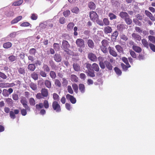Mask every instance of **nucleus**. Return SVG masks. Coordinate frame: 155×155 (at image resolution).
Listing matches in <instances>:
<instances>
[{
	"label": "nucleus",
	"mask_w": 155,
	"mask_h": 155,
	"mask_svg": "<svg viewBox=\"0 0 155 155\" xmlns=\"http://www.w3.org/2000/svg\"><path fill=\"white\" fill-rule=\"evenodd\" d=\"M18 73L24 75L25 73V69L23 68H18Z\"/></svg>",
	"instance_id": "ea45409f"
},
{
	"label": "nucleus",
	"mask_w": 155,
	"mask_h": 155,
	"mask_svg": "<svg viewBox=\"0 0 155 155\" xmlns=\"http://www.w3.org/2000/svg\"><path fill=\"white\" fill-rule=\"evenodd\" d=\"M41 94L44 97H47L48 94V89L44 88L41 89Z\"/></svg>",
	"instance_id": "2eb2a0df"
},
{
	"label": "nucleus",
	"mask_w": 155,
	"mask_h": 155,
	"mask_svg": "<svg viewBox=\"0 0 155 155\" xmlns=\"http://www.w3.org/2000/svg\"><path fill=\"white\" fill-rule=\"evenodd\" d=\"M45 84L46 87L50 88L51 87V84L50 81L48 80H45Z\"/></svg>",
	"instance_id": "393cba45"
},
{
	"label": "nucleus",
	"mask_w": 155,
	"mask_h": 155,
	"mask_svg": "<svg viewBox=\"0 0 155 155\" xmlns=\"http://www.w3.org/2000/svg\"><path fill=\"white\" fill-rule=\"evenodd\" d=\"M126 65H125L123 63H121V64L122 68L124 71H126L127 70L128 68L130 67V66L129 64H126Z\"/></svg>",
	"instance_id": "a878e982"
},
{
	"label": "nucleus",
	"mask_w": 155,
	"mask_h": 155,
	"mask_svg": "<svg viewBox=\"0 0 155 155\" xmlns=\"http://www.w3.org/2000/svg\"><path fill=\"white\" fill-rule=\"evenodd\" d=\"M29 86L34 91H35L37 89V86L36 84L31 83L30 84Z\"/></svg>",
	"instance_id": "f704fd0d"
},
{
	"label": "nucleus",
	"mask_w": 155,
	"mask_h": 155,
	"mask_svg": "<svg viewBox=\"0 0 155 155\" xmlns=\"http://www.w3.org/2000/svg\"><path fill=\"white\" fill-rule=\"evenodd\" d=\"M9 115L10 117L12 119H14L16 118L15 114L13 111H10L9 112Z\"/></svg>",
	"instance_id": "0e129e2a"
},
{
	"label": "nucleus",
	"mask_w": 155,
	"mask_h": 155,
	"mask_svg": "<svg viewBox=\"0 0 155 155\" xmlns=\"http://www.w3.org/2000/svg\"><path fill=\"white\" fill-rule=\"evenodd\" d=\"M92 69L94 71L98 72L99 71V68L98 65L95 63H93L92 65Z\"/></svg>",
	"instance_id": "5701e85b"
},
{
	"label": "nucleus",
	"mask_w": 155,
	"mask_h": 155,
	"mask_svg": "<svg viewBox=\"0 0 155 155\" xmlns=\"http://www.w3.org/2000/svg\"><path fill=\"white\" fill-rule=\"evenodd\" d=\"M71 79L72 81L77 82L78 81V77L75 75L72 74L71 76Z\"/></svg>",
	"instance_id": "c756f323"
},
{
	"label": "nucleus",
	"mask_w": 155,
	"mask_h": 155,
	"mask_svg": "<svg viewBox=\"0 0 155 155\" xmlns=\"http://www.w3.org/2000/svg\"><path fill=\"white\" fill-rule=\"evenodd\" d=\"M2 94L5 97H8L9 96V94L7 91V90L4 89L2 91Z\"/></svg>",
	"instance_id": "6e6d98bb"
},
{
	"label": "nucleus",
	"mask_w": 155,
	"mask_h": 155,
	"mask_svg": "<svg viewBox=\"0 0 155 155\" xmlns=\"http://www.w3.org/2000/svg\"><path fill=\"white\" fill-rule=\"evenodd\" d=\"M102 46L107 47L108 45V41L106 40H103L101 41Z\"/></svg>",
	"instance_id": "13d9d810"
},
{
	"label": "nucleus",
	"mask_w": 155,
	"mask_h": 155,
	"mask_svg": "<svg viewBox=\"0 0 155 155\" xmlns=\"http://www.w3.org/2000/svg\"><path fill=\"white\" fill-rule=\"evenodd\" d=\"M54 59L55 61L57 62H59L61 60V57L60 54H55L54 56Z\"/></svg>",
	"instance_id": "6ab92c4d"
},
{
	"label": "nucleus",
	"mask_w": 155,
	"mask_h": 155,
	"mask_svg": "<svg viewBox=\"0 0 155 155\" xmlns=\"http://www.w3.org/2000/svg\"><path fill=\"white\" fill-rule=\"evenodd\" d=\"M133 21L135 24L137 25L141 26V22L139 21L137 18L134 19H133Z\"/></svg>",
	"instance_id": "4d7b16f0"
},
{
	"label": "nucleus",
	"mask_w": 155,
	"mask_h": 155,
	"mask_svg": "<svg viewBox=\"0 0 155 155\" xmlns=\"http://www.w3.org/2000/svg\"><path fill=\"white\" fill-rule=\"evenodd\" d=\"M108 15L110 17V20H111L114 19H116L117 18V16L115 15L111 12L109 13Z\"/></svg>",
	"instance_id": "2f4dec72"
},
{
	"label": "nucleus",
	"mask_w": 155,
	"mask_h": 155,
	"mask_svg": "<svg viewBox=\"0 0 155 155\" xmlns=\"http://www.w3.org/2000/svg\"><path fill=\"white\" fill-rule=\"evenodd\" d=\"M115 48L117 51L120 53H123L124 52L123 48L119 45H116Z\"/></svg>",
	"instance_id": "b1692460"
},
{
	"label": "nucleus",
	"mask_w": 155,
	"mask_h": 155,
	"mask_svg": "<svg viewBox=\"0 0 155 155\" xmlns=\"http://www.w3.org/2000/svg\"><path fill=\"white\" fill-rule=\"evenodd\" d=\"M149 45L150 49L153 51L155 52V45L152 43H149Z\"/></svg>",
	"instance_id": "774afa93"
},
{
	"label": "nucleus",
	"mask_w": 155,
	"mask_h": 155,
	"mask_svg": "<svg viewBox=\"0 0 155 155\" xmlns=\"http://www.w3.org/2000/svg\"><path fill=\"white\" fill-rule=\"evenodd\" d=\"M89 7L91 9H94L96 8L95 4L93 2H90L88 4Z\"/></svg>",
	"instance_id": "72a5a7b5"
},
{
	"label": "nucleus",
	"mask_w": 155,
	"mask_h": 155,
	"mask_svg": "<svg viewBox=\"0 0 155 155\" xmlns=\"http://www.w3.org/2000/svg\"><path fill=\"white\" fill-rule=\"evenodd\" d=\"M145 13L146 15L152 21H155V18L152 14L149 11L147 10H145Z\"/></svg>",
	"instance_id": "1a4fd4ad"
},
{
	"label": "nucleus",
	"mask_w": 155,
	"mask_h": 155,
	"mask_svg": "<svg viewBox=\"0 0 155 155\" xmlns=\"http://www.w3.org/2000/svg\"><path fill=\"white\" fill-rule=\"evenodd\" d=\"M108 49L109 50V53L110 54L114 57H116L117 56V52L114 50V48L109 46L108 48Z\"/></svg>",
	"instance_id": "9b49d317"
},
{
	"label": "nucleus",
	"mask_w": 155,
	"mask_h": 155,
	"mask_svg": "<svg viewBox=\"0 0 155 155\" xmlns=\"http://www.w3.org/2000/svg\"><path fill=\"white\" fill-rule=\"evenodd\" d=\"M133 49L137 53H140L142 51V49L140 47L136 45L133 47Z\"/></svg>",
	"instance_id": "cd10ccee"
},
{
	"label": "nucleus",
	"mask_w": 155,
	"mask_h": 155,
	"mask_svg": "<svg viewBox=\"0 0 155 155\" xmlns=\"http://www.w3.org/2000/svg\"><path fill=\"white\" fill-rule=\"evenodd\" d=\"M8 59L10 62H13L15 61L16 58L15 56L13 55H12L9 57Z\"/></svg>",
	"instance_id": "864d4df0"
},
{
	"label": "nucleus",
	"mask_w": 155,
	"mask_h": 155,
	"mask_svg": "<svg viewBox=\"0 0 155 155\" xmlns=\"http://www.w3.org/2000/svg\"><path fill=\"white\" fill-rule=\"evenodd\" d=\"M127 24L128 25H130L132 22V20L129 18V16L127 17L124 19Z\"/></svg>",
	"instance_id": "09e8293b"
},
{
	"label": "nucleus",
	"mask_w": 155,
	"mask_h": 155,
	"mask_svg": "<svg viewBox=\"0 0 155 155\" xmlns=\"http://www.w3.org/2000/svg\"><path fill=\"white\" fill-rule=\"evenodd\" d=\"M70 45L68 41L65 40H63L62 41V47L64 49L68 50L70 47Z\"/></svg>",
	"instance_id": "9d476101"
},
{
	"label": "nucleus",
	"mask_w": 155,
	"mask_h": 155,
	"mask_svg": "<svg viewBox=\"0 0 155 155\" xmlns=\"http://www.w3.org/2000/svg\"><path fill=\"white\" fill-rule=\"evenodd\" d=\"M35 68L36 66L35 64H30L28 66V69L31 71H34Z\"/></svg>",
	"instance_id": "4468645a"
},
{
	"label": "nucleus",
	"mask_w": 155,
	"mask_h": 155,
	"mask_svg": "<svg viewBox=\"0 0 155 155\" xmlns=\"http://www.w3.org/2000/svg\"><path fill=\"white\" fill-rule=\"evenodd\" d=\"M23 2V0H20L14 2L13 5L14 6H18L21 5Z\"/></svg>",
	"instance_id": "49530a36"
},
{
	"label": "nucleus",
	"mask_w": 155,
	"mask_h": 155,
	"mask_svg": "<svg viewBox=\"0 0 155 155\" xmlns=\"http://www.w3.org/2000/svg\"><path fill=\"white\" fill-rule=\"evenodd\" d=\"M132 38L136 41H140L141 40V36L137 34L133 33L132 34Z\"/></svg>",
	"instance_id": "0eeeda50"
},
{
	"label": "nucleus",
	"mask_w": 155,
	"mask_h": 155,
	"mask_svg": "<svg viewBox=\"0 0 155 155\" xmlns=\"http://www.w3.org/2000/svg\"><path fill=\"white\" fill-rule=\"evenodd\" d=\"M87 44L88 47L91 49H93L94 47V43L93 41L91 39H89L87 40Z\"/></svg>",
	"instance_id": "f8f14e48"
},
{
	"label": "nucleus",
	"mask_w": 155,
	"mask_h": 155,
	"mask_svg": "<svg viewBox=\"0 0 155 155\" xmlns=\"http://www.w3.org/2000/svg\"><path fill=\"white\" fill-rule=\"evenodd\" d=\"M126 25L120 23L118 24L117 26V30L120 31H122L124 29L126 28Z\"/></svg>",
	"instance_id": "6e6552de"
},
{
	"label": "nucleus",
	"mask_w": 155,
	"mask_h": 155,
	"mask_svg": "<svg viewBox=\"0 0 155 155\" xmlns=\"http://www.w3.org/2000/svg\"><path fill=\"white\" fill-rule=\"evenodd\" d=\"M104 33L106 34L110 33L112 31V29L110 27L107 26L104 28Z\"/></svg>",
	"instance_id": "ddd939ff"
},
{
	"label": "nucleus",
	"mask_w": 155,
	"mask_h": 155,
	"mask_svg": "<svg viewBox=\"0 0 155 155\" xmlns=\"http://www.w3.org/2000/svg\"><path fill=\"white\" fill-rule=\"evenodd\" d=\"M19 32H20V31L12 32L7 37L8 38L9 37H10L11 38H14L16 36V35L17 34V33Z\"/></svg>",
	"instance_id": "a18cd8bd"
},
{
	"label": "nucleus",
	"mask_w": 155,
	"mask_h": 155,
	"mask_svg": "<svg viewBox=\"0 0 155 155\" xmlns=\"http://www.w3.org/2000/svg\"><path fill=\"white\" fill-rule=\"evenodd\" d=\"M22 18L21 16H19L13 20L11 22L12 24H14L17 23L20 21Z\"/></svg>",
	"instance_id": "aec40b11"
},
{
	"label": "nucleus",
	"mask_w": 155,
	"mask_h": 155,
	"mask_svg": "<svg viewBox=\"0 0 155 155\" xmlns=\"http://www.w3.org/2000/svg\"><path fill=\"white\" fill-rule=\"evenodd\" d=\"M104 63L106 68L108 69L109 70H112L113 66L110 62L107 61H104Z\"/></svg>",
	"instance_id": "412c9836"
},
{
	"label": "nucleus",
	"mask_w": 155,
	"mask_h": 155,
	"mask_svg": "<svg viewBox=\"0 0 155 155\" xmlns=\"http://www.w3.org/2000/svg\"><path fill=\"white\" fill-rule=\"evenodd\" d=\"M114 70L116 74L118 76L121 75L122 74L121 71L117 67H115L114 68Z\"/></svg>",
	"instance_id": "58836bf2"
},
{
	"label": "nucleus",
	"mask_w": 155,
	"mask_h": 155,
	"mask_svg": "<svg viewBox=\"0 0 155 155\" xmlns=\"http://www.w3.org/2000/svg\"><path fill=\"white\" fill-rule=\"evenodd\" d=\"M86 67L87 69V71H91L92 70V65L89 63L86 64Z\"/></svg>",
	"instance_id": "338daca9"
},
{
	"label": "nucleus",
	"mask_w": 155,
	"mask_h": 155,
	"mask_svg": "<svg viewBox=\"0 0 155 155\" xmlns=\"http://www.w3.org/2000/svg\"><path fill=\"white\" fill-rule=\"evenodd\" d=\"M31 77L35 80L38 79V74L35 72H33L31 74Z\"/></svg>",
	"instance_id": "7c9ffc66"
},
{
	"label": "nucleus",
	"mask_w": 155,
	"mask_h": 155,
	"mask_svg": "<svg viewBox=\"0 0 155 155\" xmlns=\"http://www.w3.org/2000/svg\"><path fill=\"white\" fill-rule=\"evenodd\" d=\"M141 42L143 46L147 49L149 48V44L148 43L147 40L145 39H143L141 40Z\"/></svg>",
	"instance_id": "dca6fc26"
},
{
	"label": "nucleus",
	"mask_w": 155,
	"mask_h": 155,
	"mask_svg": "<svg viewBox=\"0 0 155 155\" xmlns=\"http://www.w3.org/2000/svg\"><path fill=\"white\" fill-rule=\"evenodd\" d=\"M103 22L105 25L107 26L110 24L109 21L108 19L107 18H104L103 20Z\"/></svg>",
	"instance_id": "052dcab7"
},
{
	"label": "nucleus",
	"mask_w": 155,
	"mask_h": 155,
	"mask_svg": "<svg viewBox=\"0 0 155 155\" xmlns=\"http://www.w3.org/2000/svg\"><path fill=\"white\" fill-rule=\"evenodd\" d=\"M43 105L44 107L46 109L48 108L49 107L48 101L47 100H45L44 101Z\"/></svg>",
	"instance_id": "de8ad7c7"
},
{
	"label": "nucleus",
	"mask_w": 155,
	"mask_h": 155,
	"mask_svg": "<svg viewBox=\"0 0 155 155\" xmlns=\"http://www.w3.org/2000/svg\"><path fill=\"white\" fill-rule=\"evenodd\" d=\"M88 58L89 60L93 62L96 61L97 60V58L96 55L92 52L88 54Z\"/></svg>",
	"instance_id": "39448f33"
},
{
	"label": "nucleus",
	"mask_w": 155,
	"mask_h": 155,
	"mask_svg": "<svg viewBox=\"0 0 155 155\" xmlns=\"http://www.w3.org/2000/svg\"><path fill=\"white\" fill-rule=\"evenodd\" d=\"M36 53V50L34 48L30 49L29 51V53L31 55H35Z\"/></svg>",
	"instance_id": "37998d69"
},
{
	"label": "nucleus",
	"mask_w": 155,
	"mask_h": 155,
	"mask_svg": "<svg viewBox=\"0 0 155 155\" xmlns=\"http://www.w3.org/2000/svg\"><path fill=\"white\" fill-rule=\"evenodd\" d=\"M74 25V24L73 22H70L67 26V29L68 31H70L73 29Z\"/></svg>",
	"instance_id": "c85d7f7f"
},
{
	"label": "nucleus",
	"mask_w": 155,
	"mask_h": 155,
	"mask_svg": "<svg viewBox=\"0 0 155 155\" xmlns=\"http://www.w3.org/2000/svg\"><path fill=\"white\" fill-rule=\"evenodd\" d=\"M79 89L82 93H84L85 91V88L84 85L81 84L79 85Z\"/></svg>",
	"instance_id": "f3484780"
},
{
	"label": "nucleus",
	"mask_w": 155,
	"mask_h": 155,
	"mask_svg": "<svg viewBox=\"0 0 155 155\" xmlns=\"http://www.w3.org/2000/svg\"><path fill=\"white\" fill-rule=\"evenodd\" d=\"M42 68L44 71L48 72L50 71V69L48 66L46 64H43Z\"/></svg>",
	"instance_id": "4c0bfd02"
},
{
	"label": "nucleus",
	"mask_w": 155,
	"mask_h": 155,
	"mask_svg": "<svg viewBox=\"0 0 155 155\" xmlns=\"http://www.w3.org/2000/svg\"><path fill=\"white\" fill-rule=\"evenodd\" d=\"M114 2V0H111L112 5L117 7L120 6V2L119 1H116Z\"/></svg>",
	"instance_id": "e433bc0d"
},
{
	"label": "nucleus",
	"mask_w": 155,
	"mask_h": 155,
	"mask_svg": "<svg viewBox=\"0 0 155 155\" xmlns=\"http://www.w3.org/2000/svg\"><path fill=\"white\" fill-rule=\"evenodd\" d=\"M53 47L54 49L55 50L58 51L60 49V47L58 44L57 43H54L53 45Z\"/></svg>",
	"instance_id": "680f3d73"
},
{
	"label": "nucleus",
	"mask_w": 155,
	"mask_h": 155,
	"mask_svg": "<svg viewBox=\"0 0 155 155\" xmlns=\"http://www.w3.org/2000/svg\"><path fill=\"white\" fill-rule=\"evenodd\" d=\"M86 73L87 74V75L90 77H94L95 76L94 71L92 70L91 71H86Z\"/></svg>",
	"instance_id": "4be33fe9"
},
{
	"label": "nucleus",
	"mask_w": 155,
	"mask_h": 155,
	"mask_svg": "<svg viewBox=\"0 0 155 155\" xmlns=\"http://www.w3.org/2000/svg\"><path fill=\"white\" fill-rule=\"evenodd\" d=\"M119 15L123 19H125L127 17H128L129 15L127 13L125 12H121L120 13Z\"/></svg>",
	"instance_id": "a211bd4d"
},
{
	"label": "nucleus",
	"mask_w": 155,
	"mask_h": 155,
	"mask_svg": "<svg viewBox=\"0 0 155 155\" xmlns=\"http://www.w3.org/2000/svg\"><path fill=\"white\" fill-rule=\"evenodd\" d=\"M54 84L56 86L59 87H60L61 86V82L58 79H56L54 80Z\"/></svg>",
	"instance_id": "c9c22d12"
},
{
	"label": "nucleus",
	"mask_w": 155,
	"mask_h": 155,
	"mask_svg": "<svg viewBox=\"0 0 155 155\" xmlns=\"http://www.w3.org/2000/svg\"><path fill=\"white\" fill-rule=\"evenodd\" d=\"M71 12L75 14H78L79 12V9L77 7H74L71 10Z\"/></svg>",
	"instance_id": "a19ab883"
},
{
	"label": "nucleus",
	"mask_w": 155,
	"mask_h": 155,
	"mask_svg": "<svg viewBox=\"0 0 155 155\" xmlns=\"http://www.w3.org/2000/svg\"><path fill=\"white\" fill-rule=\"evenodd\" d=\"M20 101L23 107L27 110L28 111L30 112L31 110L30 108L27 104V102L26 98L24 96L21 97Z\"/></svg>",
	"instance_id": "f257e3e1"
},
{
	"label": "nucleus",
	"mask_w": 155,
	"mask_h": 155,
	"mask_svg": "<svg viewBox=\"0 0 155 155\" xmlns=\"http://www.w3.org/2000/svg\"><path fill=\"white\" fill-rule=\"evenodd\" d=\"M118 35V31H115L111 35V37L113 38V39H116Z\"/></svg>",
	"instance_id": "c03bdc74"
},
{
	"label": "nucleus",
	"mask_w": 155,
	"mask_h": 155,
	"mask_svg": "<svg viewBox=\"0 0 155 155\" xmlns=\"http://www.w3.org/2000/svg\"><path fill=\"white\" fill-rule=\"evenodd\" d=\"M50 76L52 79H55L56 76L55 73L53 71H51L49 74Z\"/></svg>",
	"instance_id": "79ce46f5"
},
{
	"label": "nucleus",
	"mask_w": 155,
	"mask_h": 155,
	"mask_svg": "<svg viewBox=\"0 0 155 155\" xmlns=\"http://www.w3.org/2000/svg\"><path fill=\"white\" fill-rule=\"evenodd\" d=\"M72 87L74 92L76 93H78V85L76 84H72Z\"/></svg>",
	"instance_id": "8fccbe9b"
},
{
	"label": "nucleus",
	"mask_w": 155,
	"mask_h": 155,
	"mask_svg": "<svg viewBox=\"0 0 155 155\" xmlns=\"http://www.w3.org/2000/svg\"><path fill=\"white\" fill-rule=\"evenodd\" d=\"M73 67L74 70L77 71H79L80 69V67L78 64L74 63L73 64Z\"/></svg>",
	"instance_id": "473e14b6"
},
{
	"label": "nucleus",
	"mask_w": 155,
	"mask_h": 155,
	"mask_svg": "<svg viewBox=\"0 0 155 155\" xmlns=\"http://www.w3.org/2000/svg\"><path fill=\"white\" fill-rule=\"evenodd\" d=\"M29 102L31 105L34 106L35 104V102L33 98H31L29 100Z\"/></svg>",
	"instance_id": "603ef678"
},
{
	"label": "nucleus",
	"mask_w": 155,
	"mask_h": 155,
	"mask_svg": "<svg viewBox=\"0 0 155 155\" xmlns=\"http://www.w3.org/2000/svg\"><path fill=\"white\" fill-rule=\"evenodd\" d=\"M44 106L43 104L42 103H40L39 104H37L35 106L36 109L39 110L40 109L42 108Z\"/></svg>",
	"instance_id": "5fc2aeb1"
},
{
	"label": "nucleus",
	"mask_w": 155,
	"mask_h": 155,
	"mask_svg": "<svg viewBox=\"0 0 155 155\" xmlns=\"http://www.w3.org/2000/svg\"><path fill=\"white\" fill-rule=\"evenodd\" d=\"M149 40L153 43H155V37L151 35L148 36Z\"/></svg>",
	"instance_id": "3c124183"
},
{
	"label": "nucleus",
	"mask_w": 155,
	"mask_h": 155,
	"mask_svg": "<svg viewBox=\"0 0 155 155\" xmlns=\"http://www.w3.org/2000/svg\"><path fill=\"white\" fill-rule=\"evenodd\" d=\"M76 43L78 47L81 48H84L85 47L84 40L81 38H78L76 41Z\"/></svg>",
	"instance_id": "7ed1b4c3"
},
{
	"label": "nucleus",
	"mask_w": 155,
	"mask_h": 155,
	"mask_svg": "<svg viewBox=\"0 0 155 155\" xmlns=\"http://www.w3.org/2000/svg\"><path fill=\"white\" fill-rule=\"evenodd\" d=\"M12 46V44L11 42H8L4 43L3 44V47L5 48H10Z\"/></svg>",
	"instance_id": "bb28decb"
},
{
	"label": "nucleus",
	"mask_w": 155,
	"mask_h": 155,
	"mask_svg": "<svg viewBox=\"0 0 155 155\" xmlns=\"http://www.w3.org/2000/svg\"><path fill=\"white\" fill-rule=\"evenodd\" d=\"M39 74L41 76L45 78L47 77V74L44 71H40Z\"/></svg>",
	"instance_id": "e2e57ef3"
},
{
	"label": "nucleus",
	"mask_w": 155,
	"mask_h": 155,
	"mask_svg": "<svg viewBox=\"0 0 155 155\" xmlns=\"http://www.w3.org/2000/svg\"><path fill=\"white\" fill-rule=\"evenodd\" d=\"M52 107L53 110L56 112H60L61 111V109L60 106L57 101H53L52 104Z\"/></svg>",
	"instance_id": "f03ea898"
},
{
	"label": "nucleus",
	"mask_w": 155,
	"mask_h": 155,
	"mask_svg": "<svg viewBox=\"0 0 155 155\" xmlns=\"http://www.w3.org/2000/svg\"><path fill=\"white\" fill-rule=\"evenodd\" d=\"M53 98L54 100L58 101H59L60 99L59 96L56 93H54L53 94Z\"/></svg>",
	"instance_id": "bf43d9fd"
},
{
	"label": "nucleus",
	"mask_w": 155,
	"mask_h": 155,
	"mask_svg": "<svg viewBox=\"0 0 155 155\" xmlns=\"http://www.w3.org/2000/svg\"><path fill=\"white\" fill-rule=\"evenodd\" d=\"M120 36V38L124 41H126L128 40V38L127 36L124 34H121Z\"/></svg>",
	"instance_id": "69168bd1"
},
{
	"label": "nucleus",
	"mask_w": 155,
	"mask_h": 155,
	"mask_svg": "<svg viewBox=\"0 0 155 155\" xmlns=\"http://www.w3.org/2000/svg\"><path fill=\"white\" fill-rule=\"evenodd\" d=\"M90 17L91 19L94 21H95V20L98 18V16L97 13L93 11L90 12Z\"/></svg>",
	"instance_id": "20e7f679"
},
{
	"label": "nucleus",
	"mask_w": 155,
	"mask_h": 155,
	"mask_svg": "<svg viewBox=\"0 0 155 155\" xmlns=\"http://www.w3.org/2000/svg\"><path fill=\"white\" fill-rule=\"evenodd\" d=\"M66 97L67 99L69 100L72 104H74L76 103V99L73 96L69 94H67L66 95Z\"/></svg>",
	"instance_id": "423d86ee"
}]
</instances>
